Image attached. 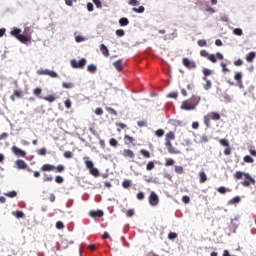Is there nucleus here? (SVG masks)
<instances>
[{"label": "nucleus", "mask_w": 256, "mask_h": 256, "mask_svg": "<svg viewBox=\"0 0 256 256\" xmlns=\"http://www.w3.org/2000/svg\"><path fill=\"white\" fill-rule=\"evenodd\" d=\"M199 177H200V183H205V181H207V174H205V172H200L199 173Z\"/></svg>", "instance_id": "33"}, {"label": "nucleus", "mask_w": 256, "mask_h": 256, "mask_svg": "<svg viewBox=\"0 0 256 256\" xmlns=\"http://www.w3.org/2000/svg\"><path fill=\"white\" fill-rule=\"evenodd\" d=\"M40 171H42L43 173L47 171H55V166H53L52 164H44L41 166Z\"/></svg>", "instance_id": "14"}, {"label": "nucleus", "mask_w": 256, "mask_h": 256, "mask_svg": "<svg viewBox=\"0 0 256 256\" xmlns=\"http://www.w3.org/2000/svg\"><path fill=\"white\" fill-rule=\"evenodd\" d=\"M109 145H111V147H117L119 142L115 138H112L109 140Z\"/></svg>", "instance_id": "44"}, {"label": "nucleus", "mask_w": 256, "mask_h": 256, "mask_svg": "<svg viewBox=\"0 0 256 256\" xmlns=\"http://www.w3.org/2000/svg\"><path fill=\"white\" fill-rule=\"evenodd\" d=\"M83 161L86 168L90 171V175H93V177H99V169L95 168L93 161L89 159V156L83 157Z\"/></svg>", "instance_id": "5"}, {"label": "nucleus", "mask_w": 256, "mask_h": 256, "mask_svg": "<svg viewBox=\"0 0 256 256\" xmlns=\"http://www.w3.org/2000/svg\"><path fill=\"white\" fill-rule=\"evenodd\" d=\"M11 35L18 39L21 36V29L15 28L14 30L11 31Z\"/></svg>", "instance_id": "26"}, {"label": "nucleus", "mask_w": 256, "mask_h": 256, "mask_svg": "<svg viewBox=\"0 0 256 256\" xmlns=\"http://www.w3.org/2000/svg\"><path fill=\"white\" fill-rule=\"evenodd\" d=\"M54 171H56V173H63V171H65V166L58 165L57 167H55Z\"/></svg>", "instance_id": "48"}, {"label": "nucleus", "mask_w": 256, "mask_h": 256, "mask_svg": "<svg viewBox=\"0 0 256 256\" xmlns=\"http://www.w3.org/2000/svg\"><path fill=\"white\" fill-rule=\"evenodd\" d=\"M42 99H44V101H48V103H53V101H55L56 98L53 95H48L43 97Z\"/></svg>", "instance_id": "38"}, {"label": "nucleus", "mask_w": 256, "mask_h": 256, "mask_svg": "<svg viewBox=\"0 0 256 256\" xmlns=\"http://www.w3.org/2000/svg\"><path fill=\"white\" fill-rule=\"evenodd\" d=\"M234 35H237L238 37H241L243 35V30L241 28H235L233 30Z\"/></svg>", "instance_id": "42"}, {"label": "nucleus", "mask_w": 256, "mask_h": 256, "mask_svg": "<svg viewBox=\"0 0 256 256\" xmlns=\"http://www.w3.org/2000/svg\"><path fill=\"white\" fill-rule=\"evenodd\" d=\"M175 173H178V175H183V166H175Z\"/></svg>", "instance_id": "45"}, {"label": "nucleus", "mask_w": 256, "mask_h": 256, "mask_svg": "<svg viewBox=\"0 0 256 256\" xmlns=\"http://www.w3.org/2000/svg\"><path fill=\"white\" fill-rule=\"evenodd\" d=\"M243 177L244 180L241 182L242 187H251V185H255V178L251 177L249 173L243 171H236V173L234 174V179H236V181H241Z\"/></svg>", "instance_id": "1"}, {"label": "nucleus", "mask_w": 256, "mask_h": 256, "mask_svg": "<svg viewBox=\"0 0 256 256\" xmlns=\"http://www.w3.org/2000/svg\"><path fill=\"white\" fill-rule=\"evenodd\" d=\"M122 187H123L124 189H129V187H131V180H124V181L122 182Z\"/></svg>", "instance_id": "40"}, {"label": "nucleus", "mask_w": 256, "mask_h": 256, "mask_svg": "<svg viewBox=\"0 0 256 256\" xmlns=\"http://www.w3.org/2000/svg\"><path fill=\"white\" fill-rule=\"evenodd\" d=\"M200 55L201 57H206V59H208V61H210L211 63H217V59L219 61H223L224 59L223 54H221L220 52H217L216 54H209L207 50H201Z\"/></svg>", "instance_id": "4"}, {"label": "nucleus", "mask_w": 256, "mask_h": 256, "mask_svg": "<svg viewBox=\"0 0 256 256\" xmlns=\"http://www.w3.org/2000/svg\"><path fill=\"white\" fill-rule=\"evenodd\" d=\"M124 140H125V145H131V144L134 143L135 138H133V137H131V136L125 134V135H124Z\"/></svg>", "instance_id": "18"}, {"label": "nucleus", "mask_w": 256, "mask_h": 256, "mask_svg": "<svg viewBox=\"0 0 256 256\" xmlns=\"http://www.w3.org/2000/svg\"><path fill=\"white\" fill-rule=\"evenodd\" d=\"M182 201H183V203H185L187 205L188 203L191 202V198H189V196L185 195L182 197Z\"/></svg>", "instance_id": "60"}, {"label": "nucleus", "mask_w": 256, "mask_h": 256, "mask_svg": "<svg viewBox=\"0 0 256 256\" xmlns=\"http://www.w3.org/2000/svg\"><path fill=\"white\" fill-rule=\"evenodd\" d=\"M85 65H87V60H85V58H82L79 61L71 60V66L73 67V69H83Z\"/></svg>", "instance_id": "8"}, {"label": "nucleus", "mask_w": 256, "mask_h": 256, "mask_svg": "<svg viewBox=\"0 0 256 256\" xmlns=\"http://www.w3.org/2000/svg\"><path fill=\"white\" fill-rule=\"evenodd\" d=\"M220 66L222 67L223 73H229V68H227V64L225 62H221Z\"/></svg>", "instance_id": "49"}, {"label": "nucleus", "mask_w": 256, "mask_h": 256, "mask_svg": "<svg viewBox=\"0 0 256 256\" xmlns=\"http://www.w3.org/2000/svg\"><path fill=\"white\" fill-rule=\"evenodd\" d=\"M122 155L126 159H135V153L131 149H124Z\"/></svg>", "instance_id": "13"}, {"label": "nucleus", "mask_w": 256, "mask_h": 256, "mask_svg": "<svg viewBox=\"0 0 256 256\" xmlns=\"http://www.w3.org/2000/svg\"><path fill=\"white\" fill-rule=\"evenodd\" d=\"M240 201H241V198L239 196H236L231 200H229V205H235V203H240Z\"/></svg>", "instance_id": "36"}, {"label": "nucleus", "mask_w": 256, "mask_h": 256, "mask_svg": "<svg viewBox=\"0 0 256 256\" xmlns=\"http://www.w3.org/2000/svg\"><path fill=\"white\" fill-rule=\"evenodd\" d=\"M171 141H175V132L173 131H170L165 135V147L168 150V153H170V155H180L181 151L173 147Z\"/></svg>", "instance_id": "3"}, {"label": "nucleus", "mask_w": 256, "mask_h": 256, "mask_svg": "<svg viewBox=\"0 0 256 256\" xmlns=\"http://www.w3.org/2000/svg\"><path fill=\"white\" fill-rule=\"evenodd\" d=\"M206 83L204 84V89L206 90V91H209V89H211V87H212V83H211V80H209V79H207L206 78V80H204Z\"/></svg>", "instance_id": "35"}, {"label": "nucleus", "mask_w": 256, "mask_h": 256, "mask_svg": "<svg viewBox=\"0 0 256 256\" xmlns=\"http://www.w3.org/2000/svg\"><path fill=\"white\" fill-rule=\"evenodd\" d=\"M148 201L152 207H157L159 205V196L154 191L150 192Z\"/></svg>", "instance_id": "9"}, {"label": "nucleus", "mask_w": 256, "mask_h": 256, "mask_svg": "<svg viewBox=\"0 0 256 256\" xmlns=\"http://www.w3.org/2000/svg\"><path fill=\"white\" fill-rule=\"evenodd\" d=\"M113 65L117 71H123V62L121 60H117Z\"/></svg>", "instance_id": "21"}, {"label": "nucleus", "mask_w": 256, "mask_h": 256, "mask_svg": "<svg viewBox=\"0 0 256 256\" xmlns=\"http://www.w3.org/2000/svg\"><path fill=\"white\" fill-rule=\"evenodd\" d=\"M128 5H131L132 7H137V5H140L138 0H129Z\"/></svg>", "instance_id": "54"}, {"label": "nucleus", "mask_w": 256, "mask_h": 256, "mask_svg": "<svg viewBox=\"0 0 256 256\" xmlns=\"http://www.w3.org/2000/svg\"><path fill=\"white\" fill-rule=\"evenodd\" d=\"M234 79H235V81H237V82L243 81V80H242V79H243V74H242L241 72H236L235 75H234Z\"/></svg>", "instance_id": "32"}, {"label": "nucleus", "mask_w": 256, "mask_h": 256, "mask_svg": "<svg viewBox=\"0 0 256 256\" xmlns=\"http://www.w3.org/2000/svg\"><path fill=\"white\" fill-rule=\"evenodd\" d=\"M55 181H56V183L61 184V183H63L64 179L61 176H56Z\"/></svg>", "instance_id": "62"}, {"label": "nucleus", "mask_w": 256, "mask_h": 256, "mask_svg": "<svg viewBox=\"0 0 256 256\" xmlns=\"http://www.w3.org/2000/svg\"><path fill=\"white\" fill-rule=\"evenodd\" d=\"M15 97L21 99V97H23V92L21 90H14L13 95L10 96L11 101H15Z\"/></svg>", "instance_id": "16"}, {"label": "nucleus", "mask_w": 256, "mask_h": 256, "mask_svg": "<svg viewBox=\"0 0 256 256\" xmlns=\"http://www.w3.org/2000/svg\"><path fill=\"white\" fill-rule=\"evenodd\" d=\"M136 198L138 199V201H143V199H145V193L143 192H138L136 194Z\"/></svg>", "instance_id": "53"}, {"label": "nucleus", "mask_w": 256, "mask_h": 256, "mask_svg": "<svg viewBox=\"0 0 256 256\" xmlns=\"http://www.w3.org/2000/svg\"><path fill=\"white\" fill-rule=\"evenodd\" d=\"M197 43L199 47H207V40L201 39V40H198Z\"/></svg>", "instance_id": "55"}, {"label": "nucleus", "mask_w": 256, "mask_h": 256, "mask_svg": "<svg viewBox=\"0 0 256 256\" xmlns=\"http://www.w3.org/2000/svg\"><path fill=\"white\" fill-rule=\"evenodd\" d=\"M201 101V97L199 96H192L191 98L184 100L180 106V109L183 111H193L197 108Z\"/></svg>", "instance_id": "2"}, {"label": "nucleus", "mask_w": 256, "mask_h": 256, "mask_svg": "<svg viewBox=\"0 0 256 256\" xmlns=\"http://www.w3.org/2000/svg\"><path fill=\"white\" fill-rule=\"evenodd\" d=\"M48 76L52 77V79H57V77H59V75L57 74V72L49 70L48 72Z\"/></svg>", "instance_id": "50"}, {"label": "nucleus", "mask_w": 256, "mask_h": 256, "mask_svg": "<svg viewBox=\"0 0 256 256\" xmlns=\"http://www.w3.org/2000/svg\"><path fill=\"white\" fill-rule=\"evenodd\" d=\"M95 115H103V108H96Z\"/></svg>", "instance_id": "64"}, {"label": "nucleus", "mask_w": 256, "mask_h": 256, "mask_svg": "<svg viewBox=\"0 0 256 256\" xmlns=\"http://www.w3.org/2000/svg\"><path fill=\"white\" fill-rule=\"evenodd\" d=\"M182 65H184L186 69L189 70L197 69V62L189 58H182Z\"/></svg>", "instance_id": "7"}, {"label": "nucleus", "mask_w": 256, "mask_h": 256, "mask_svg": "<svg viewBox=\"0 0 256 256\" xmlns=\"http://www.w3.org/2000/svg\"><path fill=\"white\" fill-rule=\"evenodd\" d=\"M24 33L28 36L31 37V34L33 33V30L31 29V27L27 26L24 28Z\"/></svg>", "instance_id": "46"}, {"label": "nucleus", "mask_w": 256, "mask_h": 256, "mask_svg": "<svg viewBox=\"0 0 256 256\" xmlns=\"http://www.w3.org/2000/svg\"><path fill=\"white\" fill-rule=\"evenodd\" d=\"M132 11L134 13H145V7L144 6H139L138 8L134 7L132 8Z\"/></svg>", "instance_id": "29"}, {"label": "nucleus", "mask_w": 256, "mask_h": 256, "mask_svg": "<svg viewBox=\"0 0 256 256\" xmlns=\"http://www.w3.org/2000/svg\"><path fill=\"white\" fill-rule=\"evenodd\" d=\"M137 125H138V127H147V122H145V121H138Z\"/></svg>", "instance_id": "63"}, {"label": "nucleus", "mask_w": 256, "mask_h": 256, "mask_svg": "<svg viewBox=\"0 0 256 256\" xmlns=\"http://www.w3.org/2000/svg\"><path fill=\"white\" fill-rule=\"evenodd\" d=\"M62 87L64 89H73V87H75V85L71 82H63L62 83Z\"/></svg>", "instance_id": "28"}, {"label": "nucleus", "mask_w": 256, "mask_h": 256, "mask_svg": "<svg viewBox=\"0 0 256 256\" xmlns=\"http://www.w3.org/2000/svg\"><path fill=\"white\" fill-rule=\"evenodd\" d=\"M172 165H175V160H173L171 158L166 159L165 166L166 167H171Z\"/></svg>", "instance_id": "47"}, {"label": "nucleus", "mask_w": 256, "mask_h": 256, "mask_svg": "<svg viewBox=\"0 0 256 256\" xmlns=\"http://www.w3.org/2000/svg\"><path fill=\"white\" fill-rule=\"evenodd\" d=\"M116 35L117 37H123L125 35V30L123 29L116 30Z\"/></svg>", "instance_id": "56"}, {"label": "nucleus", "mask_w": 256, "mask_h": 256, "mask_svg": "<svg viewBox=\"0 0 256 256\" xmlns=\"http://www.w3.org/2000/svg\"><path fill=\"white\" fill-rule=\"evenodd\" d=\"M203 81H207V77H209V75H213V71L212 70H209L208 68H204L203 69Z\"/></svg>", "instance_id": "17"}, {"label": "nucleus", "mask_w": 256, "mask_h": 256, "mask_svg": "<svg viewBox=\"0 0 256 256\" xmlns=\"http://www.w3.org/2000/svg\"><path fill=\"white\" fill-rule=\"evenodd\" d=\"M168 239H169L170 241H174V239H177V233H175V232H170V233L168 234Z\"/></svg>", "instance_id": "52"}, {"label": "nucleus", "mask_w": 256, "mask_h": 256, "mask_svg": "<svg viewBox=\"0 0 256 256\" xmlns=\"http://www.w3.org/2000/svg\"><path fill=\"white\" fill-rule=\"evenodd\" d=\"M153 169H155V162L153 161H149L146 165V170L147 171H153Z\"/></svg>", "instance_id": "30"}, {"label": "nucleus", "mask_w": 256, "mask_h": 256, "mask_svg": "<svg viewBox=\"0 0 256 256\" xmlns=\"http://www.w3.org/2000/svg\"><path fill=\"white\" fill-rule=\"evenodd\" d=\"M156 137H163L165 135V130L164 129H158L155 131Z\"/></svg>", "instance_id": "43"}, {"label": "nucleus", "mask_w": 256, "mask_h": 256, "mask_svg": "<svg viewBox=\"0 0 256 256\" xmlns=\"http://www.w3.org/2000/svg\"><path fill=\"white\" fill-rule=\"evenodd\" d=\"M14 217H16L17 219H23V217H25V213H23V211H16L13 212Z\"/></svg>", "instance_id": "31"}, {"label": "nucleus", "mask_w": 256, "mask_h": 256, "mask_svg": "<svg viewBox=\"0 0 256 256\" xmlns=\"http://www.w3.org/2000/svg\"><path fill=\"white\" fill-rule=\"evenodd\" d=\"M217 191L221 195H225V193H227V191H229V189L225 188V186H220L219 188H217Z\"/></svg>", "instance_id": "39"}, {"label": "nucleus", "mask_w": 256, "mask_h": 256, "mask_svg": "<svg viewBox=\"0 0 256 256\" xmlns=\"http://www.w3.org/2000/svg\"><path fill=\"white\" fill-rule=\"evenodd\" d=\"M64 157H65V159H71V158L73 157V152H71V151H66V152L64 153Z\"/></svg>", "instance_id": "59"}, {"label": "nucleus", "mask_w": 256, "mask_h": 256, "mask_svg": "<svg viewBox=\"0 0 256 256\" xmlns=\"http://www.w3.org/2000/svg\"><path fill=\"white\" fill-rule=\"evenodd\" d=\"M56 229H65V224L61 221L56 222Z\"/></svg>", "instance_id": "58"}, {"label": "nucleus", "mask_w": 256, "mask_h": 256, "mask_svg": "<svg viewBox=\"0 0 256 256\" xmlns=\"http://www.w3.org/2000/svg\"><path fill=\"white\" fill-rule=\"evenodd\" d=\"M43 181H44V183H51V181H53V176H51L47 173H44L43 174Z\"/></svg>", "instance_id": "23"}, {"label": "nucleus", "mask_w": 256, "mask_h": 256, "mask_svg": "<svg viewBox=\"0 0 256 256\" xmlns=\"http://www.w3.org/2000/svg\"><path fill=\"white\" fill-rule=\"evenodd\" d=\"M106 111L110 114V115H115L117 116V111L111 107H106Z\"/></svg>", "instance_id": "51"}, {"label": "nucleus", "mask_w": 256, "mask_h": 256, "mask_svg": "<svg viewBox=\"0 0 256 256\" xmlns=\"http://www.w3.org/2000/svg\"><path fill=\"white\" fill-rule=\"evenodd\" d=\"M219 143L222 145V147H229V140L227 139H220Z\"/></svg>", "instance_id": "41"}, {"label": "nucleus", "mask_w": 256, "mask_h": 256, "mask_svg": "<svg viewBox=\"0 0 256 256\" xmlns=\"http://www.w3.org/2000/svg\"><path fill=\"white\" fill-rule=\"evenodd\" d=\"M243 161H244V163H254L255 162L253 157H251L249 155L244 156Z\"/></svg>", "instance_id": "37"}, {"label": "nucleus", "mask_w": 256, "mask_h": 256, "mask_svg": "<svg viewBox=\"0 0 256 256\" xmlns=\"http://www.w3.org/2000/svg\"><path fill=\"white\" fill-rule=\"evenodd\" d=\"M140 153L143 155V157H145V159H150L151 158V152H149L145 149H141Z\"/></svg>", "instance_id": "27"}, {"label": "nucleus", "mask_w": 256, "mask_h": 256, "mask_svg": "<svg viewBox=\"0 0 256 256\" xmlns=\"http://www.w3.org/2000/svg\"><path fill=\"white\" fill-rule=\"evenodd\" d=\"M224 155H231V146H227L224 150Z\"/></svg>", "instance_id": "61"}, {"label": "nucleus", "mask_w": 256, "mask_h": 256, "mask_svg": "<svg viewBox=\"0 0 256 256\" xmlns=\"http://www.w3.org/2000/svg\"><path fill=\"white\" fill-rule=\"evenodd\" d=\"M89 215L92 217V219H101V217H103V212L102 210H91Z\"/></svg>", "instance_id": "12"}, {"label": "nucleus", "mask_w": 256, "mask_h": 256, "mask_svg": "<svg viewBox=\"0 0 256 256\" xmlns=\"http://www.w3.org/2000/svg\"><path fill=\"white\" fill-rule=\"evenodd\" d=\"M87 71H89V73H96L97 71V66H95L94 64H90L87 67Z\"/></svg>", "instance_id": "34"}, {"label": "nucleus", "mask_w": 256, "mask_h": 256, "mask_svg": "<svg viewBox=\"0 0 256 256\" xmlns=\"http://www.w3.org/2000/svg\"><path fill=\"white\" fill-rule=\"evenodd\" d=\"M11 150L14 153V155H16V157H27V152H25L24 150H21L17 146H12Z\"/></svg>", "instance_id": "10"}, {"label": "nucleus", "mask_w": 256, "mask_h": 256, "mask_svg": "<svg viewBox=\"0 0 256 256\" xmlns=\"http://www.w3.org/2000/svg\"><path fill=\"white\" fill-rule=\"evenodd\" d=\"M100 51L104 55V57H107L109 55V49L107 48V46H105V44L100 45Z\"/></svg>", "instance_id": "20"}, {"label": "nucleus", "mask_w": 256, "mask_h": 256, "mask_svg": "<svg viewBox=\"0 0 256 256\" xmlns=\"http://www.w3.org/2000/svg\"><path fill=\"white\" fill-rule=\"evenodd\" d=\"M41 93H43V90L41 88H35L33 90V95H35L39 99H43V97H41Z\"/></svg>", "instance_id": "25"}, {"label": "nucleus", "mask_w": 256, "mask_h": 256, "mask_svg": "<svg viewBox=\"0 0 256 256\" xmlns=\"http://www.w3.org/2000/svg\"><path fill=\"white\" fill-rule=\"evenodd\" d=\"M18 41H20V43H24V45H27V43H31V36L20 34Z\"/></svg>", "instance_id": "15"}, {"label": "nucleus", "mask_w": 256, "mask_h": 256, "mask_svg": "<svg viewBox=\"0 0 256 256\" xmlns=\"http://www.w3.org/2000/svg\"><path fill=\"white\" fill-rule=\"evenodd\" d=\"M5 197H9L10 199H13L15 197H17V191L12 190L10 192H6L4 193Z\"/></svg>", "instance_id": "24"}, {"label": "nucleus", "mask_w": 256, "mask_h": 256, "mask_svg": "<svg viewBox=\"0 0 256 256\" xmlns=\"http://www.w3.org/2000/svg\"><path fill=\"white\" fill-rule=\"evenodd\" d=\"M119 25L121 27H127V25H129V19L123 17L119 19Z\"/></svg>", "instance_id": "22"}, {"label": "nucleus", "mask_w": 256, "mask_h": 256, "mask_svg": "<svg viewBox=\"0 0 256 256\" xmlns=\"http://www.w3.org/2000/svg\"><path fill=\"white\" fill-rule=\"evenodd\" d=\"M49 71L50 70H48V69H45V70L40 69V70H38V75H49Z\"/></svg>", "instance_id": "57"}, {"label": "nucleus", "mask_w": 256, "mask_h": 256, "mask_svg": "<svg viewBox=\"0 0 256 256\" xmlns=\"http://www.w3.org/2000/svg\"><path fill=\"white\" fill-rule=\"evenodd\" d=\"M15 165L17 169H27V171L31 172V168H28L27 163L24 160L18 159L15 161Z\"/></svg>", "instance_id": "11"}, {"label": "nucleus", "mask_w": 256, "mask_h": 256, "mask_svg": "<svg viewBox=\"0 0 256 256\" xmlns=\"http://www.w3.org/2000/svg\"><path fill=\"white\" fill-rule=\"evenodd\" d=\"M221 119V115L217 112H208L207 115L204 116V125L206 127H211V121H219Z\"/></svg>", "instance_id": "6"}, {"label": "nucleus", "mask_w": 256, "mask_h": 256, "mask_svg": "<svg viewBox=\"0 0 256 256\" xmlns=\"http://www.w3.org/2000/svg\"><path fill=\"white\" fill-rule=\"evenodd\" d=\"M255 57H256V53L252 51L246 55V61L248 63H253V59H255Z\"/></svg>", "instance_id": "19"}]
</instances>
